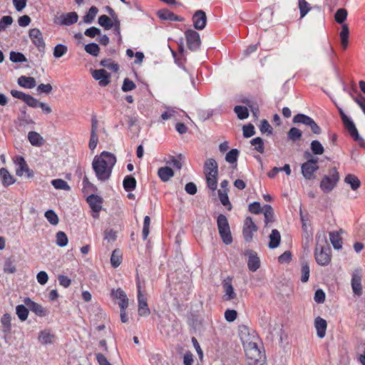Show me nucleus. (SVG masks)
I'll use <instances>...</instances> for the list:
<instances>
[{
    "instance_id": "nucleus-1",
    "label": "nucleus",
    "mask_w": 365,
    "mask_h": 365,
    "mask_svg": "<svg viewBox=\"0 0 365 365\" xmlns=\"http://www.w3.org/2000/svg\"><path fill=\"white\" fill-rule=\"evenodd\" d=\"M115 161H93L92 167L97 178L101 181L109 179Z\"/></svg>"
},
{
    "instance_id": "nucleus-2",
    "label": "nucleus",
    "mask_w": 365,
    "mask_h": 365,
    "mask_svg": "<svg viewBox=\"0 0 365 365\" xmlns=\"http://www.w3.org/2000/svg\"><path fill=\"white\" fill-rule=\"evenodd\" d=\"M244 349L248 365H265V356L259 351L257 343Z\"/></svg>"
},
{
    "instance_id": "nucleus-3",
    "label": "nucleus",
    "mask_w": 365,
    "mask_h": 365,
    "mask_svg": "<svg viewBox=\"0 0 365 365\" xmlns=\"http://www.w3.org/2000/svg\"><path fill=\"white\" fill-rule=\"evenodd\" d=\"M339 180V173L336 169L334 168L329 171L327 175L323 177L320 182L319 187L324 192L329 193L336 186Z\"/></svg>"
},
{
    "instance_id": "nucleus-4",
    "label": "nucleus",
    "mask_w": 365,
    "mask_h": 365,
    "mask_svg": "<svg viewBox=\"0 0 365 365\" xmlns=\"http://www.w3.org/2000/svg\"><path fill=\"white\" fill-rule=\"evenodd\" d=\"M218 165L217 161H209L205 164V174L208 187L215 190L217 188V176L218 174Z\"/></svg>"
},
{
    "instance_id": "nucleus-5",
    "label": "nucleus",
    "mask_w": 365,
    "mask_h": 365,
    "mask_svg": "<svg viewBox=\"0 0 365 365\" xmlns=\"http://www.w3.org/2000/svg\"><path fill=\"white\" fill-rule=\"evenodd\" d=\"M217 225L222 242L226 245L231 244L232 237L227 217L222 214L219 215L217 219Z\"/></svg>"
},
{
    "instance_id": "nucleus-6",
    "label": "nucleus",
    "mask_w": 365,
    "mask_h": 365,
    "mask_svg": "<svg viewBox=\"0 0 365 365\" xmlns=\"http://www.w3.org/2000/svg\"><path fill=\"white\" fill-rule=\"evenodd\" d=\"M239 336L244 349L258 341V337L255 331L245 325L239 327Z\"/></svg>"
},
{
    "instance_id": "nucleus-7",
    "label": "nucleus",
    "mask_w": 365,
    "mask_h": 365,
    "mask_svg": "<svg viewBox=\"0 0 365 365\" xmlns=\"http://www.w3.org/2000/svg\"><path fill=\"white\" fill-rule=\"evenodd\" d=\"M292 122L295 124L300 123L309 127L313 133L316 135H319L322 133L321 128L317 125L314 119L305 114L298 113L295 115L292 119Z\"/></svg>"
},
{
    "instance_id": "nucleus-8",
    "label": "nucleus",
    "mask_w": 365,
    "mask_h": 365,
    "mask_svg": "<svg viewBox=\"0 0 365 365\" xmlns=\"http://www.w3.org/2000/svg\"><path fill=\"white\" fill-rule=\"evenodd\" d=\"M138 314L140 317H148L150 314L147 297L143 294L139 277H137Z\"/></svg>"
},
{
    "instance_id": "nucleus-9",
    "label": "nucleus",
    "mask_w": 365,
    "mask_h": 365,
    "mask_svg": "<svg viewBox=\"0 0 365 365\" xmlns=\"http://www.w3.org/2000/svg\"><path fill=\"white\" fill-rule=\"evenodd\" d=\"M185 36L188 48L192 51L198 50L201 44L200 34L192 29H188L185 32Z\"/></svg>"
},
{
    "instance_id": "nucleus-10",
    "label": "nucleus",
    "mask_w": 365,
    "mask_h": 365,
    "mask_svg": "<svg viewBox=\"0 0 365 365\" xmlns=\"http://www.w3.org/2000/svg\"><path fill=\"white\" fill-rule=\"evenodd\" d=\"M314 257L316 262L322 266H326L331 261L330 248L319 247L317 245L315 248Z\"/></svg>"
},
{
    "instance_id": "nucleus-11",
    "label": "nucleus",
    "mask_w": 365,
    "mask_h": 365,
    "mask_svg": "<svg viewBox=\"0 0 365 365\" xmlns=\"http://www.w3.org/2000/svg\"><path fill=\"white\" fill-rule=\"evenodd\" d=\"M318 161H306L302 165V173L304 178L312 180L315 178L314 173L319 169Z\"/></svg>"
},
{
    "instance_id": "nucleus-12",
    "label": "nucleus",
    "mask_w": 365,
    "mask_h": 365,
    "mask_svg": "<svg viewBox=\"0 0 365 365\" xmlns=\"http://www.w3.org/2000/svg\"><path fill=\"white\" fill-rule=\"evenodd\" d=\"M257 227L253 222L251 217H247L245 220L243 227V237L246 242H250L252 240L254 232H257Z\"/></svg>"
},
{
    "instance_id": "nucleus-13",
    "label": "nucleus",
    "mask_w": 365,
    "mask_h": 365,
    "mask_svg": "<svg viewBox=\"0 0 365 365\" xmlns=\"http://www.w3.org/2000/svg\"><path fill=\"white\" fill-rule=\"evenodd\" d=\"M29 37L32 41L33 43L37 47L38 50L41 52L45 49V42L43 38V34L41 31L36 28L31 29L29 31Z\"/></svg>"
},
{
    "instance_id": "nucleus-14",
    "label": "nucleus",
    "mask_w": 365,
    "mask_h": 365,
    "mask_svg": "<svg viewBox=\"0 0 365 365\" xmlns=\"http://www.w3.org/2000/svg\"><path fill=\"white\" fill-rule=\"evenodd\" d=\"M340 116L345 128L349 131L350 135L354 138V140H361L359 135L358 130L351 119L349 117H348L344 113H341Z\"/></svg>"
},
{
    "instance_id": "nucleus-15",
    "label": "nucleus",
    "mask_w": 365,
    "mask_h": 365,
    "mask_svg": "<svg viewBox=\"0 0 365 365\" xmlns=\"http://www.w3.org/2000/svg\"><path fill=\"white\" fill-rule=\"evenodd\" d=\"M182 116L189 118L188 115L185 111L172 107H166V110L161 114V118L164 120L169 119L177 120Z\"/></svg>"
},
{
    "instance_id": "nucleus-16",
    "label": "nucleus",
    "mask_w": 365,
    "mask_h": 365,
    "mask_svg": "<svg viewBox=\"0 0 365 365\" xmlns=\"http://www.w3.org/2000/svg\"><path fill=\"white\" fill-rule=\"evenodd\" d=\"M24 303L29 310L35 313L38 317H43L48 314V311L46 309L43 307L41 304L34 302L29 297L24 299Z\"/></svg>"
},
{
    "instance_id": "nucleus-17",
    "label": "nucleus",
    "mask_w": 365,
    "mask_h": 365,
    "mask_svg": "<svg viewBox=\"0 0 365 365\" xmlns=\"http://www.w3.org/2000/svg\"><path fill=\"white\" fill-rule=\"evenodd\" d=\"M92 76L95 80L98 81L101 86H106L110 82V74L104 69L93 70Z\"/></svg>"
},
{
    "instance_id": "nucleus-18",
    "label": "nucleus",
    "mask_w": 365,
    "mask_h": 365,
    "mask_svg": "<svg viewBox=\"0 0 365 365\" xmlns=\"http://www.w3.org/2000/svg\"><path fill=\"white\" fill-rule=\"evenodd\" d=\"M193 26L197 30H202L207 24V16L202 10H197L192 16Z\"/></svg>"
},
{
    "instance_id": "nucleus-19",
    "label": "nucleus",
    "mask_w": 365,
    "mask_h": 365,
    "mask_svg": "<svg viewBox=\"0 0 365 365\" xmlns=\"http://www.w3.org/2000/svg\"><path fill=\"white\" fill-rule=\"evenodd\" d=\"M222 287L225 292L223 296L225 301H230L236 298L237 294L235 292L234 287L232 284L231 278L227 277L223 281Z\"/></svg>"
},
{
    "instance_id": "nucleus-20",
    "label": "nucleus",
    "mask_w": 365,
    "mask_h": 365,
    "mask_svg": "<svg viewBox=\"0 0 365 365\" xmlns=\"http://www.w3.org/2000/svg\"><path fill=\"white\" fill-rule=\"evenodd\" d=\"M16 175L19 177H25L31 179L34 176V171L29 168L26 161H19V167L16 170Z\"/></svg>"
},
{
    "instance_id": "nucleus-21",
    "label": "nucleus",
    "mask_w": 365,
    "mask_h": 365,
    "mask_svg": "<svg viewBox=\"0 0 365 365\" xmlns=\"http://www.w3.org/2000/svg\"><path fill=\"white\" fill-rule=\"evenodd\" d=\"M78 16L76 12H69L62 14L58 19V24L62 26H71L78 21Z\"/></svg>"
},
{
    "instance_id": "nucleus-22",
    "label": "nucleus",
    "mask_w": 365,
    "mask_h": 365,
    "mask_svg": "<svg viewBox=\"0 0 365 365\" xmlns=\"http://www.w3.org/2000/svg\"><path fill=\"white\" fill-rule=\"evenodd\" d=\"M247 255H248V268L250 271L255 272L260 266L259 258L257 257V255L252 250L247 251Z\"/></svg>"
},
{
    "instance_id": "nucleus-23",
    "label": "nucleus",
    "mask_w": 365,
    "mask_h": 365,
    "mask_svg": "<svg viewBox=\"0 0 365 365\" xmlns=\"http://www.w3.org/2000/svg\"><path fill=\"white\" fill-rule=\"evenodd\" d=\"M314 327L317 330V336L322 339L326 335V330L327 327V321L320 317H317L314 319Z\"/></svg>"
},
{
    "instance_id": "nucleus-24",
    "label": "nucleus",
    "mask_w": 365,
    "mask_h": 365,
    "mask_svg": "<svg viewBox=\"0 0 365 365\" xmlns=\"http://www.w3.org/2000/svg\"><path fill=\"white\" fill-rule=\"evenodd\" d=\"M87 202L94 212H99L102 209L103 200L98 195H91L88 197Z\"/></svg>"
},
{
    "instance_id": "nucleus-25",
    "label": "nucleus",
    "mask_w": 365,
    "mask_h": 365,
    "mask_svg": "<svg viewBox=\"0 0 365 365\" xmlns=\"http://www.w3.org/2000/svg\"><path fill=\"white\" fill-rule=\"evenodd\" d=\"M361 281V276L357 272L353 273L351 278V288L354 294L357 296H361L362 294V286Z\"/></svg>"
},
{
    "instance_id": "nucleus-26",
    "label": "nucleus",
    "mask_w": 365,
    "mask_h": 365,
    "mask_svg": "<svg viewBox=\"0 0 365 365\" xmlns=\"http://www.w3.org/2000/svg\"><path fill=\"white\" fill-rule=\"evenodd\" d=\"M342 232V230H340L339 231L329 232L330 242L334 248L336 250H340L342 247V239L340 236V233Z\"/></svg>"
},
{
    "instance_id": "nucleus-27",
    "label": "nucleus",
    "mask_w": 365,
    "mask_h": 365,
    "mask_svg": "<svg viewBox=\"0 0 365 365\" xmlns=\"http://www.w3.org/2000/svg\"><path fill=\"white\" fill-rule=\"evenodd\" d=\"M111 295L113 297L120 299L118 303L120 308H121L123 304H125V307H128V299L125 292L123 291L120 288H118L116 290H112Z\"/></svg>"
},
{
    "instance_id": "nucleus-28",
    "label": "nucleus",
    "mask_w": 365,
    "mask_h": 365,
    "mask_svg": "<svg viewBox=\"0 0 365 365\" xmlns=\"http://www.w3.org/2000/svg\"><path fill=\"white\" fill-rule=\"evenodd\" d=\"M265 227H269L270 223L274 222V213L272 207L269 205H265L263 208Z\"/></svg>"
},
{
    "instance_id": "nucleus-29",
    "label": "nucleus",
    "mask_w": 365,
    "mask_h": 365,
    "mask_svg": "<svg viewBox=\"0 0 365 365\" xmlns=\"http://www.w3.org/2000/svg\"><path fill=\"white\" fill-rule=\"evenodd\" d=\"M18 84L25 88H33L36 86V80L33 77L21 76L18 78Z\"/></svg>"
},
{
    "instance_id": "nucleus-30",
    "label": "nucleus",
    "mask_w": 365,
    "mask_h": 365,
    "mask_svg": "<svg viewBox=\"0 0 365 365\" xmlns=\"http://www.w3.org/2000/svg\"><path fill=\"white\" fill-rule=\"evenodd\" d=\"M0 176L1 178L2 184L5 187L13 185L16 182L14 176L11 175L6 168H2L0 170Z\"/></svg>"
},
{
    "instance_id": "nucleus-31",
    "label": "nucleus",
    "mask_w": 365,
    "mask_h": 365,
    "mask_svg": "<svg viewBox=\"0 0 365 365\" xmlns=\"http://www.w3.org/2000/svg\"><path fill=\"white\" fill-rule=\"evenodd\" d=\"M158 175L162 181L167 182L173 177L174 172L170 167H162L158 169Z\"/></svg>"
},
{
    "instance_id": "nucleus-32",
    "label": "nucleus",
    "mask_w": 365,
    "mask_h": 365,
    "mask_svg": "<svg viewBox=\"0 0 365 365\" xmlns=\"http://www.w3.org/2000/svg\"><path fill=\"white\" fill-rule=\"evenodd\" d=\"M269 247L271 249H274L277 247L281 241V235L279 232L277 230H272L271 234L269 236Z\"/></svg>"
},
{
    "instance_id": "nucleus-33",
    "label": "nucleus",
    "mask_w": 365,
    "mask_h": 365,
    "mask_svg": "<svg viewBox=\"0 0 365 365\" xmlns=\"http://www.w3.org/2000/svg\"><path fill=\"white\" fill-rule=\"evenodd\" d=\"M11 94L13 97L23 101L28 106H29L34 98L32 96L29 94H26L22 91L17 90H11Z\"/></svg>"
},
{
    "instance_id": "nucleus-34",
    "label": "nucleus",
    "mask_w": 365,
    "mask_h": 365,
    "mask_svg": "<svg viewBox=\"0 0 365 365\" xmlns=\"http://www.w3.org/2000/svg\"><path fill=\"white\" fill-rule=\"evenodd\" d=\"M29 107L33 108H40L46 114H49L52 112L51 108L47 103L40 102L34 97L33 98Z\"/></svg>"
},
{
    "instance_id": "nucleus-35",
    "label": "nucleus",
    "mask_w": 365,
    "mask_h": 365,
    "mask_svg": "<svg viewBox=\"0 0 365 365\" xmlns=\"http://www.w3.org/2000/svg\"><path fill=\"white\" fill-rule=\"evenodd\" d=\"M349 29L348 25L346 24H342L341 31L339 34L341 46L344 49H346L349 43Z\"/></svg>"
},
{
    "instance_id": "nucleus-36",
    "label": "nucleus",
    "mask_w": 365,
    "mask_h": 365,
    "mask_svg": "<svg viewBox=\"0 0 365 365\" xmlns=\"http://www.w3.org/2000/svg\"><path fill=\"white\" fill-rule=\"evenodd\" d=\"M344 182L350 185L353 190H356L361 185L359 178L353 174H348L344 178Z\"/></svg>"
},
{
    "instance_id": "nucleus-37",
    "label": "nucleus",
    "mask_w": 365,
    "mask_h": 365,
    "mask_svg": "<svg viewBox=\"0 0 365 365\" xmlns=\"http://www.w3.org/2000/svg\"><path fill=\"white\" fill-rule=\"evenodd\" d=\"M28 139L32 145L40 146L43 143V138L35 131L29 133Z\"/></svg>"
},
{
    "instance_id": "nucleus-38",
    "label": "nucleus",
    "mask_w": 365,
    "mask_h": 365,
    "mask_svg": "<svg viewBox=\"0 0 365 365\" xmlns=\"http://www.w3.org/2000/svg\"><path fill=\"white\" fill-rule=\"evenodd\" d=\"M53 338L54 335L51 334L49 331L46 330H43L40 331L38 339L41 344L46 345L52 344V339Z\"/></svg>"
},
{
    "instance_id": "nucleus-39",
    "label": "nucleus",
    "mask_w": 365,
    "mask_h": 365,
    "mask_svg": "<svg viewBox=\"0 0 365 365\" xmlns=\"http://www.w3.org/2000/svg\"><path fill=\"white\" fill-rule=\"evenodd\" d=\"M323 50L325 52V53L327 54L331 66L333 67L334 69H336V67L335 62H334L336 53H335V51H334L333 47L331 46V45L329 43H328V44L327 46H324Z\"/></svg>"
},
{
    "instance_id": "nucleus-40",
    "label": "nucleus",
    "mask_w": 365,
    "mask_h": 365,
    "mask_svg": "<svg viewBox=\"0 0 365 365\" xmlns=\"http://www.w3.org/2000/svg\"><path fill=\"white\" fill-rule=\"evenodd\" d=\"M29 309L24 304L17 305L16 307V313L19 319L24 322L28 318Z\"/></svg>"
},
{
    "instance_id": "nucleus-41",
    "label": "nucleus",
    "mask_w": 365,
    "mask_h": 365,
    "mask_svg": "<svg viewBox=\"0 0 365 365\" xmlns=\"http://www.w3.org/2000/svg\"><path fill=\"white\" fill-rule=\"evenodd\" d=\"M122 262V253L119 250H114L110 257V264L113 267L116 268Z\"/></svg>"
},
{
    "instance_id": "nucleus-42",
    "label": "nucleus",
    "mask_w": 365,
    "mask_h": 365,
    "mask_svg": "<svg viewBox=\"0 0 365 365\" xmlns=\"http://www.w3.org/2000/svg\"><path fill=\"white\" fill-rule=\"evenodd\" d=\"M310 149L312 153L316 155H322L324 152V146L317 140H314L311 142Z\"/></svg>"
},
{
    "instance_id": "nucleus-43",
    "label": "nucleus",
    "mask_w": 365,
    "mask_h": 365,
    "mask_svg": "<svg viewBox=\"0 0 365 365\" xmlns=\"http://www.w3.org/2000/svg\"><path fill=\"white\" fill-rule=\"evenodd\" d=\"M302 131L295 127L291 128L287 133L288 139L294 142L299 140L302 138Z\"/></svg>"
},
{
    "instance_id": "nucleus-44",
    "label": "nucleus",
    "mask_w": 365,
    "mask_h": 365,
    "mask_svg": "<svg viewBox=\"0 0 365 365\" xmlns=\"http://www.w3.org/2000/svg\"><path fill=\"white\" fill-rule=\"evenodd\" d=\"M98 9L97 7L94 6H91L86 14L83 16V22L86 24H91L98 14Z\"/></svg>"
},
{
    "instance_id": "nucleus-45",
    "label": "nucleus",
    "mask_w": 365,
    "mask_h": 365,
    "mask_svg": "<svg viewBox=\"0 0 365 365\" xmlns=\"http://www.w3.org/2000/svg\"><path fill=\"white\" fill-rule=\"evenodd\" d=\"M136 187L135 179L130 176H126L123 180V187L126 191L133 190Z\"/></svg>"
},
{
    "instance_id": "nucleus-46",
    "label": "nucleus",
    "mask_w": 365,
    "mask_h": 365,
    "mask_svg": "<svg viewBox=\"0 0 365 365\" xmlns=\"http://www.w3.org/2000/svg\"><path fill=\"white\" fill-rule=\"evenodd\" d=\"M234 111L237 114V116L240 120H244L248 118L249 111L247 107L242 106H236L234 108Z\"/></svg>"
},
{
    "instance_id": "nucleus-47",
    "label": "nucleus",
    "mask_w": 365,
    "mask_h": 365,
    "mask_svg": "<svg viewBox=\"0 0 365 365\" xmlns=\"http://www.w3.org/2000/svg\"><path fill=\"white\" fill-rule=\"evenodd\" d=\"M52 185L57 190H63L68 191L71 190V187L66 181L62 179H55L51 181Z\"/></svg>"
},
{
    "instance_id": "nucleus-48",
    "label": "nucleus",
    "mask_w": 365,
    "mask_h": 365,
    "mask_svg": "<svg viewBox=\"0 0 365 365\" xmlns=\"http://www.w3.org/2000/svg\"><path fill=\"white\" fill-rule=\"evenodd\" d=\"M68 51V47L61 43L57 44L53 48V56L56 58H59L64 56Z\"/></svg>"
},
{
    "instance_id": "nucleus-49",
    "label": "nucleus",
    "mask_w": 365,
    "mask_h": 365,
    "mask_svg": "<svg viewBox=\"0 0 365 365\" xmlns=\"http://www.w3.org/2000/svg\"><path fill=\"white\" fill-rule=\"evenodd\" d=\"M98 24L106 30H109L113 28V21L105 14L99 16Z\"/></svg>"
},
{
    "instance_id": "nucleus-50",
    "label": "nucleus",
    "mask_w": 365,
    "mask_h": 365,
    "mask_svg": "<svg viewBox=\"0 0 365 365\" xmlns=\"http://www.w3.org/2000/svg\"><path fill=\"white\" fill-rule=\"evenodd\" d=\"M84 49L86 53L93 56H98L100 52V48L96 43H90L86 44Z\"/></svg>"
},
{
    "instance_id": "nucleus-51",
    "label": "nucleus",
    "mask_w": 365,
    "mask_h": 365,
    "mask_svg": "<svg viewBox=\"0 0 365 365\" xmlns=\"http://www.w3.org/2000/svg\"><path fill=\"white\" fill-rule=\"evenodd\" d=\"M309 266L307 262H302V268H301V281L303 283L307 282L309 280Z\"/></svg>"
},
{
    "instance_id": "nucleus-52",
    "label": "nucleus",
    "mask_w": 365,
    "mask_h": 365,
    "mask_svg": "<svg viewBox=\"0 0 365 365\" xmlns=\"http://www.w3.org/2000/svg\"><path fill=\"white\" fill-rule=\"evenodd\" d=\"M56 244L59 247H65L67 245L68 240L66 233L63 231H59L56 233Z\"/></svg>"
},
{
    "instance_id": "nucleus-53",
    "label": "nucleus",
    "mask_w": 365,
    "mask_h": 365,
    "mask_svg": "<svg viewBox=\"0 0 365 365\" xmlns=\"http://www.w3.org/2000/svg\"><path fill=\"white\" fill-rule=\"evenodd\" d=\"M100 64L101 66L107 68L113 71H117L119 68L118 65L110 58L101 60Z\"/></svg>"
},
{
    "instance_id": "nucleus-54",
    "label": "nucleus",
    "mask_w": 365,
    "mask_h": 365,
    "mask_svg": "<svg viewBox=\"0 0 365 365\" xmlns=\"http://www.w3.org/2000/svg\"><path fill=\"white\" fill-rule=\"evenodd\" d=\"M9 58L14 63H23L27 61L25 56L20 52L11 51Z\"/></svg>"
},
{
    "instance_id": "nucleus-55",
    "label": "nucleus",
    "mask_w": 365,
    "mask_h": 365,
    "mask_svg": "<svg viewBox=\"0 0 365 365\" xmlns=\"http://www.w3.org/2000/svg\"><path fill=\"white\" fill-rule=\"evenodd\" d=\"M300 17H304L310 11V5L306 0H298Z\"/></svg>"
},
{
    "instance_id": "nucleus-56",
    "label": "nucleus",
    "mask_w": 365,
    "mask_h": 365,
    "mask_svg": "<svg viewBox=\"0 0 365 365\" xmlns=\"http://www.w3.org/2000/svg\"><path fill=\"white\" fill-rule=\"evenodd\" d=\"M11 315L8 313L4 314L1 319V323L3 325L4 332H9L11 330Z\"/></svg>"
},
{
    "instance_id": "nucleus-57",
    "label": "nucleus",
    "mask_w": 365,
    "mask_h": 365,
    "mask_svg": "<svg viewBox=\"0 0 365 365\" xmlns=\"http://www.w3.org/2000/svg\"><path fill=\"white\" fill-rule=\"evenodd\" d=\"M250 143L252 146H254V148L256 151L262 153H263L264 151V141L263 140L259 138V137H257V138H253L251 141H250Z\"/></svg>"
},
{
    "instance_id": "nucleus-58",
    "label": "nucleus",
    "mask_w": 365,
    "mask_h": 365,
    "mask_svg": "<svg viewBox=\"0 0 365 365\" xmlns=\"http://www.w3.org/2000/svg\"><path fill=\"white\" fill-rule=\"evenodd\" d=\"M45 217L52 225H56L58 223V217L52 210H47L45 212Z\"/></svg>"
},
{
    "instance_id": "nucleus-59",
    "label": "nucleus",
    "mask_w": 365,
    "mask_h": 365,
    "mask_svg": "<svg viewBox=\"0 0 365 365\" xmlns=\"http://www.w3.org/2000/svg\"><path fill=\"white\" fill-rule=\"evenodd\" d=\"M347 17V11L345 9H339L335 13V21L342 24Z\"/></svg>"
},
{
    "instance_id": "nucleus-60",
    "label": "nucleus",
    "mask_w": 365,
    "mask_h": 365,
    "mask_svg": "<svg viewBox=\"0 0 365 365\" xmlns=\"http://www.w3.org/2000/svg\"><path fill=\"white\" fill-rule=\"evenodd\" d=\"M218 195H219V199H220L221 203L224 206H228L227 209L229 210H231L232 205L230 204V202L229 200V197H228L227 192L222 191L220 190H218Z\"/></svg>"
},
{
    "instance_id": "nucleus-61",
    "label": "nucleus",
    "mask_w": 365,
    "mask_h": 365,
    "mask_svg": "<svg viewBox=\"0 0 365 365\" xmlns=\"http://www.w3.org/2000/svg\"><path fill=\"white\" fill-rule=\"evenodd\" d=\"M174 13L168 9H161L158 11V16L162 20L172 21Z\"/></svg>"
},
{
    "instance_id": "nucleus-62",
    "label": "nucleus",
    "mask_w": 365,
    "mask_h": 365,
    "mask_svg": "<svg viewBox=\"0 0 365 365\" xmlns=\"http://www.w3.org/2000/svg\"><path fill=\"white\" fill-rule=\"evenodd\" d=\"M12 23L13 19L11 16H4L0 19V32L5 31Z\"/></svg>"
},
{
    "instance_id": "nucleus-63",
    "label": "nucleus",
    "mask_w": 365,
    "mask_h": 365,
    "mask_svg": "<svg viewBox=\"0 0 365 365\" xmlns=\"http://www.w3.org/2000/svg\"><path fill=\"white\" fill-rule=\"evenodd\" d=\"M135 87L136 85L133 81L130 80L128 78H125L123 80L121 89L123 92H128L135 89Z\"/></svg>"
},
{
    "instance_id": "nucleus-64",
    "label": "nucleus",
    "mask_w": 365,
    "mask_h": 365,
    "mask_svg": "<svg viewBox=\"0 0 365 365\" xmlns=\"http://www.w3.org/2000/svg\"><path fill=\"white\" fill-rule=\"evenodd\" d=\"M259 130L262 133L272 134V128L267 120H262L259 126Z\"/></svg>"
}]
</instances>
